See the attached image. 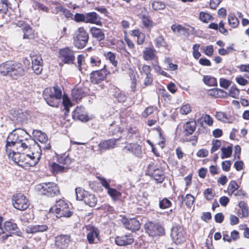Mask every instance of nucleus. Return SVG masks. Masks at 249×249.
<instances>
[{"label":"nucleus","mask_w":249,"mask_h":249,"mask_svg":"<svg viewBox=\"0 0 249 249\" xmlns=\"http://www.w3.org/2000/svg\"><path fill=\"white\" fill-rule=\"evenodd\" d=\"M48 91V89H45L44 91V99L49 106L52 107H57L58 104L57 102V99H55L53 96L51 95L52 94H49Z\"/></svg>","instance_id":"nucleus-27"},{"label":"nucleus","mask_w":249,"mask_h":249,"mask_svg":"<svg viewBox=\"0 0 249 249\" xmlns=\"http://www.w3.org/2000/svg\"><path fill=\"white\" fill-rule=\"evenodd\" d=\"M147 174L153 178L157 183L162 182L165 178L163 170L155 165L154 162H151L148 165Z\"/></svg>","instance_id":"nucleus-7"},{"label":"nucleus","mask_w":249,"mask_h":249,"mask_svg":"<svg viewBox=\"0 0 249 249\" xmlns=\"http://www.w3.org/2000/svg\"><path fill=\"white\" fill-rule=\"evenodd\" d=\"M83 201L87 205L93 207L96 205L97 199L94 195L88 192V193H86V196Z\"/></svg>","instance_id":"nucleus-28"},{"label":"nucleus","mask_w":249,"mask_h":249,"mask_svg":"<svg viewBox=\"0 0 249 249\" xmlns=\"http://www.w3.org/2000/svg\"><path fill=\"white\" fill-rule=\"evenodd\" d=\"M231 163L230 160H225L222 162V168L225 171H229L230 170Z\"/></svg>","instance_id":"nucleus-62"},{"label":"nucleus","mask_w":249,"mask_h":249,"mask_svg":"<svg viewBox=\"0 0 249 249\" xmlns=\"http://www.w3.org/2000/svg\"><path fill=\"white\" fill-rule=\"evenodd\" d=\"M225 23L223 21H221L218 24V29L219 32L224 35H227L228 34V30L225 28Z\"/></svg>","instance_id":"nucleus-60"},{"label":"nucleus","mask_w":249,"mask_h":249,"mask_svg":"<svg viewBox=\"0 0 249 249\" xmlns=\"http://www.w3.org/2000/svg\"><path fill=\"white\" fill-rule=\"evenodd\" d=\"M58 57L63 63L67 64H73L75 59L74 51L70 47L60 49Z\"/></svg>","instance_id":"nucleus-10"},{"label":"nucleus","mask_w":249,"mask_h":249,"mask_svg":"<svg viewBox=\"0 0 249 249\" xmlns=\"http://www.w3.org/2000/svg\"><path fill=\"white\" fill-rule=\"evenodd\" d=\"M115 242L118 246H126L131 244L134 242V239L131 234H125L117 236Z\"/></svg>","instance_id":"nucleus-17"},{"label":"nucleus","mask_w":249,"mask_h":249,"mask_svg":"<svg viewBox=\"0 0 249 249\" xmlns=\"http://www.w3.org/2000/svg\"><path fill=\"white\" fill-rule=\"evenodd\" d=\"M124 227L132 231H138L141 227V224L136 218L128 219L124 223Z\"/></svg>","instance_id":"nucleus-20"},{"label":"nucleus","mask_w":249,"mask_h":249,"mask_svg":"<svg viewBox=\"0 0 249 249\" xmlns=\"http://www.w3.org/2000/svg\"><path fill=\"white\" fill-rule=\"evenodd\" d=\"M25 70L22 64L12 61H6L0 65V73L3 76H9L17 79L25 74Z\"/></svg>","instance_id":"nucleus-2"},{"label":"nucleus","mask_w":249,"mask_h":249,"mask_svg":"<svg viewBox=\"0 0 249 249\" xmlns=\"http://www.w3.org/2000/svg\"><path fill=\"white\" fill-rule=\"evenodd\" d=\"M30 136L27 132L19 128H15L8 136L5 144L6 152L12 151L15 147H18V145L24 140H27Z\"/></svg>","instance_id":"nucleus-3"},{"label":"nucleus","mask_w":249,"mask_h":249,"mask_svg":"<svg viewBox=\"0 0 249 249\" xmlns=\"http://www.w3.org/2000/svg\"><path fill=\"white\" fill-rule=\"evenodd\" d=\"M222 154L221 158L222 159L229 158L231 156L232 152V145H229L227 147H222L221 148Z\"/></svg>","instance_id":"nucleus-33"},{"label":"nucleus","mask_w":249,"mask_h":249,"mask_svg":"<svg viewBox=\"0 0 249 249\" xmlns=\"http://www.w3.org/2000/svg\"><path fill=\"white\" fill-rule=\"evenodd\" d=\"M196 127V123L195 121H188L183 125L185 135H190L195 131Z\"/></svg>","instance_id":"nucleus-26"},{"label":"nucleus","mask_w":249,"mask_h":249,"mask_svg":"<svg viewBox=\"0 0 249 249\" xmlns=\"http://www.w3.org/2000/svg\"><path fill=\"white\" fill-rule=\"evenodd\" d=\"M172 205L171 201L167 198H164L160 201L159 206L160 209H165L170 207Z\"/></svg>","instance_id":"nucleus-45"},{"label":"nucleus","mask_w":249,"mask_h":249,"mask_svg":"<svg viewBox=\"0 0 249 249\" xmlns=\"http://www.w3.org/2000/svg\"><path fill=\"white\" fill-rule=\"evenodd\" d=\"M124 153H132L138 156L141 153V147L137 143H129L123 149Z\"/></svg>","instance_id":"nucleus-19"},{"label":"nucleus","mask_w":249,"mask_h":249,"mask_svg":"<svg viewBox=\"0 0 249 249\" xmlns=\"http://www.w3.org/2000/svg\"><path fill=\"white\" fill-rule=\"evenodd\" d=\"M142 20L143 25L146 28H151L156 25L155 23L151 19V18L148 16H142Z\"/></svg>","instance_id":"nucleus-34"},{"label":"nucleus","mask_w":249,"mask_h":249,"mask_svg":"<svg viewBox=\"0 0 249 249\" xmlns=\"http://www.w3.org/2000/svg\"><path fill=\"white\" fill-rule=\"evenodd\" d=\"M155 50L154 49L146 48L143 52V57L145 60L154 59L156 56Z\"/></svg>","instance_id":"nucleus-30"},{"label":"nucleus","mask_w":249,"mask_h":249,"mask_svg":"<svg viewBox=\"0 0 249 249\" xmlns=\"http://www.w3.org/2000/svg\"><path fill=\"white\" fill-rule=\"evenodd\" d=\"M6 233L10 234H15L16 235L21 236L22 233L20 231H18L17 225L16 223L10 221H6L4 224V227H2Z\"/></svg>","instance_id":"nucleus-16"},{"label":"nucleus","mask_w":249,"mask_h":249,"mask_svg":"<svg viewBox=\"0 0 249 249\" xmlns=\"http://www.w3.org/2000/svg\"><path fill=\"white\" fill-rule=\"evenodd\" d=\"M178 199L180 202V206L182 205L183 202L184 201L185 205L189 208H190L193 205L195 201V197L191 194L186 195L184 198L182 195H179L178 197Z\"/></svg>","instance_id":"nucleus-25"},{"label":"nucleus","mask_w":249,"mask_h":249,"mask_svg":"<svg viewBox=\"0 0 249 249\" xmlns=\"http://www.w3.org/2000/svg\"><path fill=\"white\" fill-rule=\"evenodd\" d=\"M200 120H202L203 121L209 125H212L213 123L212 118L207 114L203 115Z\"/></svg>","instance_id":"nucleus-57"},{"label":"nucleus","mask_w":249,"mask_h":249,"mask_svg":"<svg viewBox=\"0 0 249 249\" xmlns=\"http://www.w3.org/2000/svg\"><path fill=\"white\" fill-rule=\"evenodd\" d=\"M146 232L151 236H157L164 233V228L159 224L148 222L145 224Z\"/></svg>","instance_id":"nucleus-12"},{"label":"nucleus","mask_w":249,"mask_h":249,"mask_svg":"<svg viewBox=\"0 0 249 249\" xmlns=\"http://www.w3.org/2000/svg\"><path fill=\"white\" fill-rule=\"evenodd\" d=\"M2 220V217L0 216V240L4 241L6 240L8 237L10 236L11 234L8 233H6L4 231L3 228L1 226Z\"/></svg>","instance_id":"nucleus-39"},{"label":"nucleus","mask_w":249,"mask_h":249,"mask_svg":"<svg viewBox=\"0 0 249 249\" xmlns=\"http://www.w3.org/2000/svg\"><path fill=\"white\" fill-rule=\"evenodd\" d=\"M0 3L3 5L2 8L0 10L2 11L3 13H6L8 8L11 6V3L8 0H0Z\"/></svg>","instance_id":"nucleus-55"},{"label":"nucleus","mask_w":249,"mask_h":249,"mask_svg":"<svg viewBox=\"0 0 249 249\" xmlns=\"http://www.w3.org/2000/svg\"><path fill=\"white\" fill-rule=\"evenodd\" d=\"M107 193L114 200L118 199V198L121 196V193L120 192L116 190L115 189L111 188H109L107 191Z\"/></svg>","instance_id":"nucleus-40"},{"label":"nucleus","mask_w":249,"mask_h":249,"mask_svg":"<svg viewBox=\"0 0 249 249\" xmlns=\"http://www.w3.org/2000/svg\"><path fill=\"white\" fill-rule=\"evenodd\" d=\"M114 96L118 100V101L120 103L124 102L126 99L125 95L121 92H116V93L114 94Z\"/></svg>","instance_id":"nucleus-59"},{"label":"nucleus","mask_w":249,"mask_h":249,"mask_svg":"<svg viewBox=\"0 0 249 249\" xmlns=\"http://www.w3.org/2000/svg\"><path fill=\"white\" fill-rule=\"evenodd\" d=\"M205 198L208 200H212L214 197V194L213 192L212 189L208 188L204 192Z\"/></svg>","instance_id":"nucleus-56"},{"label":"nucleus","mask_w":249,"mask_h":249,"mask_svg":"<svg viewBox=\"0 0 249 249\" xmlns=\"http://www.w3.org/2000/svg\"><path fill=\"white\" fill-rule=\"evenodd\" d=\"M171 29L173 33L178 36L179 35V34L181 32H183L184 33H186L188 34V29L183 27L181 25H176L174 24L171 26Z\"/></svg>","instance_id":"nucleus-35"},{"label":"nucleus","mask_w":249,"mask_h":249,"mask_svg":"<svg viewBox=\"0 0 249 249\" xmlns=\"http://www.w3.org/2000/svg\"><path fill=\"white\" fill-rule=\"evenodd\" d=\"M154 42L156 47L158 48L163 47L166 48L168 46L167 42L161 35L157 37L154 39Z\"/></svg>","instance_id":"nucleus-32"},{"label":"nucleus","mask_w":249,"mask_h":249,"mask_svg":"<svg viewBox=\"0 0 249 249\" xmlns=\"http://www.w3.org/2000/svg\"><path fill=\"white\" fill-rule=\"evenodd\" d=\"M152 7L155 10H160L164 9L165 7V4L164 2L159 0L153 1L152 3Z\"/></svg>","instance_id":"nucleus-41"},{"label":"nucleus","mask_w":249,"mask_h":249,"mask_svg":"<svg viewBox=\"0 0 249 249\" xmlns=\"http://www.w3.org/2000/svg\"><path fill=\"white\" fill-rule=\"evenodd\" d=\"M6 153L9 158L11 159L15 163L22 167L28 164L30 166H34L38 163L40 158V153L38 152L36 154L32 153V155H25L16 152L14 149H12V151L6 152Z\"/></svg>","instance_id":"nucleus-1"},{"label":"nucleus","mask_w":249,"mask_h":249,"mask_svg":"<svg viewBox=\"0 0 249 249\" xmlns=\"http://www.w3.org/2000/svg\"><path fill=\"white\" fill-rule=\"evenodd\" d=\"M90 32L93 37L95 38L97 41H101L105 38V35L103 31L97 27H91Z\"/></svg>","instance_id":"nucleus-23"},{"label":"nucleus","mask_w":249,"mask_h":249,"mask_svg":"<svg viewBox=\"0 0 249 249\" xmlns=\"http://www.w3.org/2000/svg\"><path fill=\"white\" fill-rule=\"evenodd\" d=\"M32 64L43 65V60L41 55L36 54L31 56Z\"/></svg>","instance_id":"nucleus-48"},{"label":"nucleus","mask_w":249,"mask_h":249,"mask_svg":"<svg viewBox=\"0 0 249 249\" xmlns=\"http://www.w3.org/2000/svg\"><path fill=\"white\" fill-rule=\"evenodd\" d=\"M36 189L40 194L51 197L58 195L60 192L57 185L50 182L38 184L36 186Z\"/></svg>","instance_id":"nucleus-5"},{"label":"nucleus","mask_w":249,"mask_h":249,"mask_svg":"<svg viewBox=\"0 0 249 249\" xmlns=\"http://www.w3.org/2000/svg\"><path fill=\"white\" fill-rule=\"evenodd\" d=\"M204 83L210 86L217 85V80L215 78L211 76H204L203 78Z\"/></svg>","instance_id":"nucleus-38"},{"label":"nucleus","mask_w":249,"mask_h":249,"mask_svg":"<svg viewBox=\"0 0 249 249\" xmlns=\"http://www.w3.org/2000/svg\"><path fill=\"white\" fill-rule=\"evenodd\" d=\"M86 14L84 15L82 14L76 13L74 16V19L77 22H86Z\"/></svg>","instance_id":"nucleus-61"},{"label":"nucleus","mask_w":249,"mask_h":249,"mask_svg":"<svg viewBox=\"0 0 249 249\" xmlns=\"http://www.w3.org/2000/svg\"><path fill=\"white\" fill-rule=\"evenodd\" d=\"M238 188L239 186L236 182L234 180L231 181L228 187V194L229 196H231Z\"/></svg>","instance_id":"nucleus-37"},{"label":"nucleus","mask_w":249,"mask_h":249,"mask_svg":"<svg viewBox=\"0 0 249 249\" xmlns=\"http://www.w3.org/2000/svg\"><path fill=\"white\" fill-rule=\"evenodd\" d=\"M213 18V17L209 14L201 12L199 14V19L203 22L207 23Z\"/></svg>","instance_id":"nucleus-44"},{"label":"nucleus","mask_w":249,"mask_h":249,"mask_svg":"<svg viewBox=\"0 0 249 249\" xmlns=\"http://www.w3.org/2000/svg\"><path fill=\"white\" fill-rule=\"evenodd\" d=\"M105 66L104 65V68L100 70L93 71L90 73V81L92 83L97 84L101 83L109 74V72L104 69Z\"/></svg>","instance_id":"nucleus-13"},{"label":"nucleus","mask_w":249,"mask_h":249,"mask_svg":"<svg viewBox=\"0 0 249 249\" xmlns=\"http://www.w3.org/2000/svg\"><path fill=\"white\" fill-rule=\"evenodd\" d=\"M50 212L55 213L57 218L62 217L69 218L73 214V212L71 211L69 205L63 199L56 201L55 206L50 208Z\"/></svg>","instance_id":"nucleus-4"},{"label":"nucleus","mask_w":249,"mask_h":249,"mask_svg":"<svg viewBox=\"0 0 249 249\" xmlns=\"http://www.w3.org/2000/svg\"><path fill=\"white\" fill-rule=\"evenodd\" d=\"M120 137L117 139H109L100 142L98 144L99 150L101 151L114 148L116 142L120 140Z\"/></svg>","instance_id":"nucleus-18"},{"label":"nucleus","mask_w":249,"mask_h":249,"mask_svg":"<svg viewBox=\"0 0 249 249\" xmlns=\"http://www.w3.org/2000/svg\"><path fill=\"white\" fill-rule=\"evenodd\" d=\"M73 37V44L78 49H82L86 46L89 40V34L83 27L78 28Z\"/></svg>","instance_id":"nucleus-6"},{"label":"nucleus","mask_w":249,"mask_h":249,"mask_svg":"<svg viewBox=\"0 0 249 249\" xmlns=\"http://www.w3.org/2000/svg\"><path fill=\"white\" fill-rule=\"evenodd\" d=\"M63 104L65 107V109L69 111V107L71 106V103L70 99L67 97H63Z\"/></svg>","instance_id":"nucleus-64"},{"label":"nucleus","mask_w":249,"mask_h":249,"mask_svg":"<svg viewBox=\"0 0 249 249\" xmlns=\"http://www.w3.org/2000/svg\"><path fill=\"white\" fill-rule=\"evenodd\" d=\"M229 95L234 98H238L239 95V89L236 87L232 86L229 91Z\"/></svg>","instance_id":"nucleus-52"},{"label":"nucleus","mask_w":249,"mask_h":249,"mask_svg":"<svg viewBox=\"0 0 249 249\" xmlns=\"http://www.w3.org/2000/svg\"><path fill=\"white\" fill-rule=\"evenodd\" d=\"M14 207L20 211H24L27 209L29 203L26 197L21 193L17 194L13 196Z\"/></svg>","instance_id":"nucleus-11"},{"label":"nucleus","mask_w":249,"mask_h":249,"mask_svg":"<svg viewBox=\"0 0 249 249\" xmlns=\"http://www.w3.org/2000/svg\"><path fill=\"white\" fill-rule=\"evenodd\" d=\"M18 26L22 28V31L24 33V39H31L34 37V32L31 26L26 24L23 23L22 25H17Z\"/></svg>","instance_id":"nucleus-24"},{"label":"nucleus","mask_w":249,"mask_h":249,"mask_svg":"<svg viewBox=\"0 0 249 249\" xmlns=\"http://www.w3.org/2000/svg\"><path fill=\"white\" fill-rule=\"evenodd\" d=\"M221 142L220 141L218 140H213L212 142V147L211 149V153H214L220 147Z\"/></svg>","instance_id":"nucleus-54"},{"label":"nucleus","mask_w":249,"mask_h":249,"mask_svg":"<svg viewBox=\"0 0 249 249\" xmlns=\"http://www.w3.org/2000/svg\"><path fill=\"white\" fill-rule=\"evenodd\" d=\"M191 111V107L189 104L183 105L180 109V113L181 114L186 115Z\"/></svg>","instance_id":"nucleus-58"},{"label":"nucleus","mask_w":249,"mask_h":249,"mask_svg":"<svg viewBox=\"0 0 249 249\" xmlns=\"http://www.w3.org/2000/svg\"><path fill=\"white\" fill-rule=\"evenodd\" d=\"M216 118L221 121L223 122H227L228 121V118L227 116V114L223 112H217L215 115Z\"/></svg>","instance_id":"nucleus-53"},{"label":"nucleus","mask_w":249,"mask_h":249,"mask_svg":"<svg viewBox=\"0 0 249 249\" xmlns=\"http://www.w3.org/2000/svg\"><path fill=\"white\" fill-rule=\"evenodd\" d=\"M76 199L77 200L82 201L84 200L86 196V193H88L89 192L85 191L82 188L78 187L75 189Z\"/></svg>","instance_id":"nucleus-36"},{"label":"nucleus","mask_w":249,"mask_h":249,"mask_svg":"<svg viewBox=\"0 0 249 249\" xmlns=\"http://www.w3.org/2000/svg\"><path fill=\"white\" fill-rule=\"evenodd\" d=\"M129 76L131 80V84L130 86L131 91L135 92L137 91V80L133 71H131L129 73Z\"/></svg>","instance_id":"nucleus-42"},{"label":"nucleus","mask_w":249,"mask_h":249,"mask_svg":"<svg viewBox=\"0 0 249 249\" xmlns=\"http://www.w3.org/2000/svg\"><path fill=\"white\" fill-rule=\"evenodd\" d=\"M48 227L46 225H29L26 228V232L28 233H35L37 232H43L46 231Z\"/></svg>","instance_id":"nucleus-21"},{"label":"nucleus","mask_w":249,"mask_h":249,"mask_svg":"<svg viewBox=\"0 0 249 249\" xmlns=\"http://www.w3.org/2000/svg\"><path fill=\"white\" fill-rule=\"evenodd\" d=\"M157 107L153 106H150L146 107L144 111L142 113V116L144 117H147L149 115L154 113L155 111H156Z\"/></svg>","instance_id":"nucleus-47"},{"label":"nucleus","mask_w":249,"mask_h":249,"mask_svg":"<svg viewBox=\"0 0 249 249\" xmlns=\"http://www.w3.org/2000/svg\"><path fill=\"white\" fill-rule=\"evenodd\" d=\"M72 94L76 100H80L84 96V92L82 89H74L72 91Z\"/></svg>","instance_id":"nucleus-43"},{"label":"nucleus","mask_w":249,"mask_h":249,"mask_svg":"<svg viewBox=\"0 0 249 249\" xmlns=\"http://www.w3.org/2000/svg\"><path fill=\"white\" fill-rule=\"evenodd\" d=\"M72 118L74 120L83 122H86L89 120V117L85 110V108L82 106L77 107L73 111Z\"/></svg>","instance_id":"nucleus-15"},{"label":"nucleus","mask_w":249,"mask_h":249,"mask_svg":"<svg viewBox=\"0 0 249 249\" xmlns=\"http://www.w3.org/2000/svg\"><path fill=\"white\" fill-rule=\"evenodd\" d=\"M106 56L114 66L117 65V61L115 60L116 56L114 53L108 52L106 54Z\"/></svg>","instance_id":"nucleus-46"},{"label":"nucleus","mask_w":249,"mask_h":249,"mask_svg":"<svg viewBox=\"0 0 249 249\" xmlns=\"http://www.w3.org/2000/svg\"><path fill=\"white\" fill-rule=\"evenodd\" d=\"M101 63V59L97 56H93L90 57V65L92 67H99Z\"/></svg>","instance_id":"nucleus-49"},{"label":"nucleus","mask_w":249,"mask_h":249,"mask_svg":"<svg viewBox=\"0 0 249 249\" xmlns=\"http://www.w3.org/2000/svg\"><path fill=\"white\" fill-rule=\"evenodd\" d=\"M223 91L222 89H211L208 91V94L212 96L215 97H218L220 96L219 93H223Z\"/></svg>","instance_id":"nucleus-51"},{"label":"nucleus","mask_w":249,"mask_h":249,"mask_svg":"<svg viewBox=\"0 0 249 249\" xmlns=\"http://www.w3.org/2000/svg\"><path fill=\"white\" fill-rule=\"evenodd\" d=\"M71 241L69 234H61L55 237L54 245L57 249H66Z\"/></svg>","instance_id":"nucleus-14"},{"label":"nucleus","mask_w":249,"mask_h":249,"mask_svg":"<svg viewBox=\"0 0 249 249\" xmlns=\"http://www.w3.org/2000/svg\"><path fill=\"white\" fill-rule=\"evenodd\" d=\"M171 236L173 241L176 244H181L186 240L183 228L180 225H176L172 228Z\"/></svg>","instance_id":"nucleus-9"},{"label":"nucleus","mask_w":249,"mask_h":249,"mask_svg":"<svg viewBox=\"0 0 249 249\" xmlns=\"http://www.w3.org/2000/svg\"><path fill=\"white\" fill-rule=\"evenodd\" d=\"M45 89H48L49 94H52V96H53L55 99L61 98L62 92L58 85H55L52 88H47Z\"/></svg>","instance_id":"nucleus-29"},{"label":"nucleus","mask_w":249,"mask_h":249,"mask_svg":"<svg viewBox=\"0 0 249 249\" xmlns=\"http://www.w3.org/2000/svg\"><path fill=\"white\" fill-rule=\"evenodd\" d=\"M87 239L89 244H97L101 242L100 232L98 229L91 225L86 226Z\"/></svg>","instance_id":"nucleus-8"},{"label":"nucleus","mask_w":249,"mask_h":249,"mask_svg":"<svg viewBox=\"0 0 249 249\" xmlns=\"http://www.w3.org/2000/svg\"><path fill=\"white\" fill-rule=\"evenodd\" d=\"M229 25L232 28H236L239 24V21L233 13H230L228 16Z\"/></svg>","instance_id":"nucleus-31"},{"label":"nucleus","mask_w":249,"mask_h":249,"mask_svg":"<svg viewBox=\"0 0 249 249\" xmlns=\"http://www.w3.org/2000/svg\"><path fill=\"white\" fill-rule=\"evenodd\" d=\"M140 70L141 75H144V76H145L152 74L151 73V68L148 65H143L142 68L140 69Z\"/></svg>","instance_id":"nucleus-50"},{"label":"nucleus","mask_w":249,"mask_h":249,"mask_svg":"<svg viewBox=\"0 0 249 249\" xmlns=\"http://www.w3.org/2000/svg\"><path fill=\"white\" fill-rule=\"evenodd\" d=\"M101 18L95 12H92L86 14V23H90L99 25L101 24Z\"/></svg>","instance_id":"nucleus-22"},{"label":"nucleus","mask_w":249,"mask_h":249,"mask_svg":"<svg viewBox=\"0 0 249 249\" xmlns=\"http://www.w3.org/2000/svg\"><path fill=\"white\" fill-rule=\"evenodd\" d=\"M32 69L36 74H39L42 71V65L32 64Z\"/></svg>","instance_id":"nucleus-63"}]
</instances>
